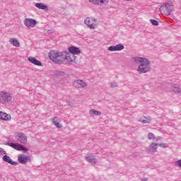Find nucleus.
I'll return each instance as SVG.
<instances>
[{"mask_svg": "<svg viewBox=\"0 0 181 181\" xmlns=\"http://www.w3.org/2000/svg\"><path fill=\"white\" fill-rule=\"evenodd\" d=\"M54 77L59 78L64 76V71H55L54 73Z\"/></svg>", "mask_w": 181, "mask_h": 181, "instance_id": "24", "label": "nucleus"}, {"mask_svg": "<svg viewBox=\"0 0 181 181\" xmlns=\"http://www.w3.org/2000/svg\"><path fill=\"white\" fill-rule=\"evenodd\" d=\"M150 22L153 26H158L159 25V22L156 20L151 19V20H150Z\"/></svg>", "mask_w": 181, "mask_h": 181, "instance_id": "28", "label": "nucleus"}, {"mask_svg": "<svg viewBox=\"0 0 181 181\" xmlns=\"http://www.w3.org/2000/svg\"><path fill=\"white\" fill-rule=\"evenodd\" d=\"M125 47H124V45L119 44L115 46H110L107 47V50L109 52H119L121 50H124Z\"/></svg>", "mask_w": 181, "mask_h": 181, "instance_id": "11", "label": "nucleus"}, {"mask_svg": "<svg viewBox=\"0 0 181 181\" xmlns=\"http://www.w3.org/2000/svg\"><path fill=\"white\" fill-rule=\"evenodd\" d=\"M89 114H90V115H101V112L92 109L89 111Z\"/></svg>", "mask_w": 181, "mask_h": 181, "instance_id": "25", "label": "nucleus"}, {"mask_svg": "<svg viewBox=\"0 0 181 181\" xmlns=\"http://www.w3.org/2000/svg\"><path fill=\"white\" fill-rule=\"evenodd\" d=\"M148 139L151 140V139H156V136H155V134H153V133H148V136H147Z\"/></svg>", "mask_w": 181, "mask_h": 181, "instance_id": "27", "label": "nucleus"}, {"mask_svg": "<svg viewBox=\"0 0 181 181\" xmlns=\"http://www.w3.org/2000/svg\"><path fill=\"white\" fill-rule=\"evenodd\" d=\"M160 139H162V137L160 136L156 137V142H158V141H160Z\"/></svg>", "mask_w": 181, "mask_h": 181, "instance_id": "33", "label": "nucleus"}, {"mask_svg": "<svg viewBox=\"0 0 181 181\" xmlns=\"http://www.w3.org/2000/svg\"><path fill=\"white\" fill-rule=\"evenodd\" d=\"M8 141H11V138L7 137Z\"/></svg>", "mask_w": 181, "mask_h": 181, "instance_id": "35", "label": "nucleus"}, {"mask_svg": "<svg viewBox=\"0 0 181 181\" xmlns=\"http://www.w3.org/2000/svg\"><path fill=\"white\" fill-rule=\"evenodd\" d=\"M108 85L110 88H117L118 87V83L117 82H109Z\"/></svg>", "mask_w": 181, "mask_h": 181, "instance_id": "26", "label": "nucleus"}, {"mask_svg": "<svg viewBox=\"0 0 181 181\" xmlns=\"http://www.w3.org/2000/svg\"><path fill=\"white\" fill-rule=\"evenodd\" d=\"M0 155H6V152L4 149L0 148Z\"/></svg>", "mask_w": 181, "mask_h": 181, "instance_id": "32", "label": "nucleus"}, {"mask_svg": "<svg viewBox=\"0 0 181 181\" xmlns=\"http://www.w3.org/2000/svg\"><path fill=\"white\" fill-rule=\"evenodd\" d=\"M69 52L73 56H74V54H80L81 53L80 48H78L77 47H74V46L70 47L69 48Z\"/></svg>", "mask_w": 181, "mask_h": 181, "instance_id": "14", "label": "nucleus"}, {"mask_svg": "<svg viewBox=\"0 0 181 181\" xmlns=\"http://www.w3.org/2000/svg\"><path fill=\"white\" fill-rule=\"evenodd\" d=\"M64 64L66 61H67V63H73L76 60V57L73 54H70L69 52L64 51Z\"/></svg>", "mask_w": 181, "mask_h": 181, "instance_id": "10", "label": "nucleus"}, {"mask_svg": "<svg viewBox=\"0 0 181 181\" xmlns=\"http://www.w3.org/2000/svg\"><path fill=\"white\" fill-rule=\"evenodd\" d=\"M37 24V21L33 18H25L24 20V25L26 28L30 29V28H35Z\"/></svg>", "mask_w": 181, "mask_h": 181, "instance_id": "9", "label": "nucleus"}, {"mask_svg": "<svg viewBox=\"0 0 181 181\" xmlns=\"http://www.w3.org/2000/svg\"><path fill=\"white\" fill-rule=\"evenodd\" d=\"M3 160L4 162H7V163H9L10 165H13V166H17L18 165V162L12 160L11 157L7 155L3 156Z\"/></svg>", "mask_w": 181, "mask_h": 181, "instance_id": "15", "label": "nucleus"}, {"mask_svg": "<svg viewBox=\"0 0 181 181\" xmlns=\"http://www.w3.org/2000/svg\"><path fill=\"white\" fill-rule=\"evenodd\" d=\"M97 22V18L94 17H88L85 19L84 23L87 25L89 29H95L97 28V25L95 23Z\"/></svg>", "mask_w": 181, "mask_h": 181, "instance_id": "5", "label": "nucleus"}, {"mask_svg": "<svg viewBox=\"0 0 181 181\" xmlns=\"http://www.w3.org/2000/svg\"><path fill=\"white\" fill-rule=\"evenodd\" d=\"M11 118V115L0 111V119H1V121H9Z\"/></svg>", "mask_w": 181, "mask_h": 181, "instance_id": "16", "label": "nucleus"}, {"mask_svg": "<svg viewBox=\"0 0 181 181\" xmlns=\"http://www.w3.org/2000/svg\"><path fill=\"white\" fill-rule=\"evenodd\" d=\"M9 42L13 45V46H15V47H20L21 43H19V41L16 38H11L9 40Z\"/></svg>", "mask_w": 181, "mask_h": 181, "instance_id": "22", "label": "nucleus"}, {"mask_svg": "<svg viewBox=\"0 0 181 181\" xmlns=\"http://www.w3.org/2000/svg\"><path fill=\"white\" fill-rule=\"evenodd\" d=\"M142 124H151V119L141 120Z\"/></svg>", "mask_w": 181, "mask_h": 181, "instance_id": "29", "label": "nucleus"}, {"mask_svg": "<svg viewBox=\"0 0 181 181\" xmlns=\"http://www.w3.org/2000/svg\"><path fill=\"white\" fill-rule=\"evenodd\" d=\"M173 9L174 7L172 3H166L160 7V12L162 13V15L169 16V15L172 13Z\"/></svg>", "mask_w": 181, "mask_h": 181, "instance_id": "3", "label": "nucleus"}, {"mask_svg": "<svg viewBox=\"0 0 181 181\" xmlns=\"http://www.w3.org/2000/svg\"><path fill=\"white\" fill-rule=\"evenodd\" d=\"M158 144L155 143V142H152L151 144H150V148H146V151L147 152H156V149H158ZM151 149H153V151H151Z\"/></svg>", "mask_w": 181, "mask_h": 181, "instance_id": "19", "label": "nucleus"}, {"mask_svg": "<svg viewBox=\"0 0 181 181\" xmlns=\"http://www.w3.org/2000/svg\"><path fill=\"white\" fill-rule=\"evenodd\" d=\"M90 4L96 5L97 6H101V5H108V0H89Z\"/></svg>", "mask_w": 181, "mask_h": 181, "instance_id": "12", "label": "nucleus"}, {"mask_svg": "<svg viewBox=\"0 0 181 181\" xmlns=\"http://www.w3.org/2000/svg\"><path fill=\"white\" fill-rule=\"evenodd\" d=\"M140 180H141V181H148V179L146 178V177H143V178H141Z\"/></svg>", "mask_w": 181, "mask_h": 181, "instance_id": "34", "label": "nucleus"}, {"mask_svg": "<svg viewBox=\"0 0 181 181\" xmlns=\"http://www.w3.org/2000/svg\"><path fill=\"white\" fill-rule=\"evenodd\" d=\"M28 62H30V63H32V64H35V66H42V62L37 59H36V58L33 57H28Z\"/></svg>", "mask_w": 181, "mask_h": 181, "instance_id": "18", "label": "nucleus"}, {"mask_svg": "<svg viewBox=\"0 0 181 181\" xmlns=\"http://www.w3.org/2000/svg\"><path fill=\"white\" fill-rule=\"evenodd\" d=\"M35 8L38 9H42V11H49V7L47 5L43 4L42 3H36L35 4Z\"/></svg>", "mask_w": 181, "mask_h": 181, "instance_id": "20", "label": "nucleus"}, {"mask_svg": "<svg viewBox=\"0 0 181 181\" xmlns=\"http://www.w3.org/2000/svg\"><path fill=\"white\" fill-rule=\"evenodd\" d=\"M7 146H11L16 151H22L23 152H28V148H26L23 145L16 143H6Z\"/></svg>", "mask_w": 181, "mask_h": 181, "instance_id": "7", "label": "nucleus"}, {"mask_svg": "<svg viewBox=\"0 0 181 181\" xmlns=\"http://www.w3.org/2000/svg\"><path fill=\"white\" fill-rule=\"evenodd\" d=\"M175 163H176L178 168H181V159L177 160Z\"/></svg>", "mask_w": 181, "mask_h": 181, "instance_id": "31", "label": "nucleus"}, {"mask_svg": "<svg viewBox=\"0 0 181 181\" xmlns=\"http://www.w3.org/2000/svg\"><path fill=\"white\" fill-rule=\"evenodd\" d=\"M64 51L57 52L52 50L49 53V59L57 64H64Z\"/></svg>", "mask_w": 181, "mask_h": 181, "instance_id": "2", "label": "nucleus"}, {"mask_svg": "<svg viewBox=\"0 0 181 181\" xmlns=\"http://www.w3.org/2000/svg\"><path fill=\"white\" fill-rule=\"evenodd\" d=\"M171 91H173V93H175V94H181V88L175 83H172Z\"/></svg>", "mask_w": 181, "mask_h": 181, "instance_id": "17", "label": "nucleus"}, {"mask_svg": "<svg viewBox=\"0 0 181 181\" xmlns=\"http://www.w3.org/2000/svg\"><path fill=\"white\" fill-rule=\"evenodd\" d=\"M12 100L11 93L5 90L0 91V104H5V103H8Z\"/></svg>", "mask_w": 181, "mask_h": 181, "instance_id": "4", "label": "nucleus"}, {"mask_svg": "<svg viewBox=\"0 0 181 181\" xmlns=\"http://www.w3.org/2000/svg\"><path fill=\"white\" fill-rule=\"evenodd\" d=\"M30 157L28 156H25L23 154L19 155L18 156V160L19 163H21V165H25V163H28L29 161Z\"/></svg>", "mask_w": 181, "mask_h": 181, "instance_id": "13", "label": "nucleus"}, {"mask_svg": "<svg viewBox=\"0 0 181 181\" xmlns=\"http://www.w3.org/2000/svg\"><path fill=\"white\" fill-rule=\"evenodd\" d=\"M132 59L135 63H140L137 68V71L139 74H145V73H149L152 70L151 66V61L145 57H134Z\"/></svg>", "mask_w": 181, "mask_h": 181, "instance_id": "1", "label": "nucleus"}, {"mask_svg": "<svg viewBox=\"0 0 181 181\" xmlns=\"http://www.w3.org/2000/svg\"><path fill=\"white\" fill-rule=\"evenodd\" d=\"M158 146H160V148H168V145H166V144L165 143H160L158 144Z\"/></svg>", "mask_w": 181, "mask_h": 181, "instance_id": "30", "label": "nucleus"}, {"mask_svg": "<svg viewBox=\"0 0 181 181\" xmlns=\"http://www.w3.org/2000/svg\"><path fill=\"white\" fill-rule=\"evenodd\" d=\"M15 138L18 142H20V144H23L24 145L28 142V136L25 133L17 132L15 134Z\"/></svg>", "mask_w": 181, "mask_h": 181, "instance_id": "6", "label": "nucleus"}, {"mask_svg": "<svg viewBox=\"0 0 181 181\" xmlns=\"http://www.w3.org/2000/svg\"><path fill=\"white\" fill-rule=\"evenodd\" d=\"M72 84L76 88H86L87 87V83L82 79L74 80Z\"/></svg>", "mask_w": 181, "mask_h": 181, "instance_id": "8", "label": "nucleus"}, {"mask_svg": "<svg viewBox=\"0 0 181 181\" xmlns=\"http://www.w3.org/2000/svg\"><path fill=\"white\" fill-rule=\"evenodd\" d=\"M57 121H59V118L57 117H54L52 119V124H54V125H55L57 128H62L63 125L60 124V123L58 122Z\"/></svg>", "mask_w": 181, "mask_h": 181, "instance_id": "23", "label": "nucleus"}, {"mask_svg": "<svg viewBox=\"0 0 181 181\" xmlns=\"http://www.w3.org/2000/svg\"><path fill=\"white\" fill-rule=\"evenodd\" d=\"M86 160H87V162H88V163H94L95 165V163H97V159L93 155L86 156Z\"/></svg>", "mask_w": 181, "mask_h": 181, "instance_id": "21", "label": "nucleus"}]
</instances>
